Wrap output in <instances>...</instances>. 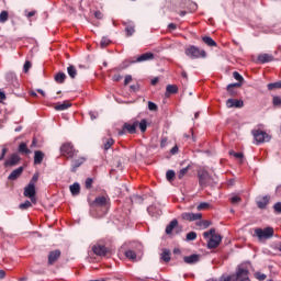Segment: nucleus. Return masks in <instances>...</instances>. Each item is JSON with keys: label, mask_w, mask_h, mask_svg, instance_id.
Returning <instances> with one entry per match:
<instances>
[{"label": "nucleus", "mask_w": 281, "mask_h": 281, "mask_svg": "<svg viewBox=\"0 0 281 281\" xmlns=\"http://www.w3.org/2000/svg\"><path fill=\"white\" fill-rule=\"evenodd\" d=\"M137 127L140 130L142 133H146V128H148V122L146 121V119H143L140 122L134 120L131 123H125L123 125V130L119 132V135H124L125 131H127V133H131V135H134V133H137Z\"/></svg>", "instance_id": "1"}, {"label": "nucleus", "mask_w": 281, "mask_h": 281, "mask_svg": "<svg viewBox=\"0 0 281 281\" xmlns=\"http://www.w3.org/2000/svg\"><path fill=\"white\" fill-rule=\"evenodd\" d=\"M203 238L207 240V248L209 249H216L221 245L223 237L220 234H216L215 228H211L203 233Z\"/></svg>", "instance_id": "2"}, {"label": "nucleus", "mask_w": 281, "mask_h": 281, "mask_svg": "<svg viewBox=\"0 0 281 281\" xmlns=\"http://www.w3.org/2000/svg\"><path fill=\"white\" fill-rule=\"evenodd\" d=\"M184 54L186 56H188V58H191V60H196L198 58H205L207 56V53H205V50L194 45L187 47L184 49Z\"/></svg>", "instance_id": "3"}, {"label": "nucleus", "mask_w": 281, "mask_h": 281, "mask_svg": "<svg viewBox=\"0 0 281 281\" xmlns=\"http://www.w3.org/2000/svg\"><path fill=\"white\" fill-rule=\"evenodd\" d=\"M60 153L63 157H66V159H74V157H78V150L74 148L71 143L63 144L60 147Z\"/></svg>", "instance_id": "4"}, {"label": "nucleus", "mask_w": 281, "mask_h": 281, "mask_svg": "<svg viewBox=\"0 0 281 281\" xmlns=\"http://www.w3.org/2000/svg\"><path fill=\"white\" fill-rule=\"evenodd\" d=\"M255 236L259 240H269V238H273V227L255 228Z\"/></svg>", "instance_id": "5"}, {"label": "nucleus", "mask_w": 281, "mask_h": 281, "mask_svg": "<svg viewBox=\"0 0 281 281\" xmlns=\"http://www.w3.org/2000/svg\"><path fill=\"white\" fill-rule=\"evenodd\" d=\"M198 177L201 188H206V186H210V181H212V176H210V172H207V170H198Z\"/></svg>", "instance_id": "6"}, {"label": "nucleus", "mask_w": 281, "mask_h": 281, "mask_svg": "<svg viewBox=\"0 0 281 281\" xmlns=\"http://www.w3.org/2000/svg\"><path fill=\"white\" fill-rule=\"evenodd\" d=\"M252 136L257 144H265V142H271V136L265 131L255 130L252 131Z\"/></svg>", "instance_id": "7"}, {"label": "nucleus", "mask_w": 281, "mask_h": 281, "mask_svg": "<svg viewBox=\"0 0 281 281\" xmlns=\"http://www.w3.org/2000/svg\"><path fill=\"white\" fill-rule=\"evenodd\" d=\"M24 196H26V199H30L31 202L36 205V186H34L33 183H29L24 188Z\"/></svg>", "instance_id": "8"}, {"label": "nucleus", "mask_w": 281, "mask_h": 281, "mask_svg": "<svg viewBox=\"0 0 281 281\" xmlns=\"http://www.w3.org/2000/svg\"><path fill=\"white\" fill-rule=\"evenodd\" d=\"M21 162V157L18 154H13L4 161V168H14Z\"/></svg>", "instance_id": "9"}, {"label": "nucleus", "mask_w": 281, "mask_h": 281, "mask_svg": "<svg viewBox=\"0 0 281 281\" xmlns=\"http://www.w3.org/2000/svg\"><path fill=\"white\" fill-rule=\"evenodd\" d=\"M92 207H109V198L101 195L94 199Z\"/></svg>", "instance_id": "10"}, {"label": "nucleus", "mask_w": 281, "mask_h": 281, "mask_svg": "<svg viewBox=\"0 0 281 281\" xmlns=\"http://www.w3.org/2000/svg\"><path fill=\"white\" fill-rule=\"evenodd\" d=\"M181 218L183 221H201L203 218V215L201 213H182Z\"/></svg>", "instance_id": "11"}, {"label": "nucleus", "mask_w": 281, "mask_h": 281, "mask_svg": "<svg viewBox=\"0 0 281 281\" xmlns=\"http://www.w3.org/2000/svg\"><path fill=\"white\" fill-rule=\"evenodd\" d=\"M244 104L243 100L228 99L226 101L227 109H243Z\"/></svg>", "instance_id": "12"}, {"label": "nucleus", "mask_w": 281, "mask_h": 281, "mask_svg": "<svg viewBox=\"0 0 281 281\" xmlns=\"http://www.w3.org/2000/svg\"><path fill=\"white\" fill-rule=\"evenodd\" d=\"M269 201H271V198L269 195L258 198L257 206L259 207V210H265V207L269 205Z\"/></svg>", "instance_id": "13"}, {"label": "nucleus", "mask_w": 281, "mask_h": 281, "mask_svg": "<svg viewBox=\"0 0 281 281\" xmlns=\"http://www.w3.org/2000/svg\"><path fill=\"white\" fill-rule=\"evenodd\" d=\"M92 251L95 256H106L109 254V249L102 245L93 246Z\"/></svg>", "instance_id": "14"}, {"label": "nucleus", "mask_w": 281, "mask_h": 281, "mask_svg": "<svg viewBox=\"0 0 281 281\" xmlns=\"http://www.w3.org/2000/svg\"><path fill=\"white\" fill-rule=\"evenodd\" d=\"M23 175V167L14 169L8 177L9 181H16Z\"/></svg>", "instance_id": "15"}, {"label": "nucleus", "mask_w": 281, "mask_h": 281, "mask_svg": "<svg viewBox=\"0 0 281 281\" xmlns=\"http://www.w3.org/2000/svg\"><path fill=\"white\" fill-rule=\"evenodd\" d=\"M60 258V250L56 249L48 254V265H54Z\"/></svg>", "instance_id": "16"}, {"label": "nucleus", "mask_w": 281, "mask_h": 281, "mask_svg": "<svg viewBox=\"0 0 281 281\" xmlns=\"http://www.w3.org/2000/svg\"><path fill=\"white\" fill-rule=\"evenodd\" d=\"M147 212L153 216V218H159V216H161V210H159L155 205H150L149 207H147Z\"/></svg>", "instance_id": "17"}, {"label": "nucleus", "mask_w": 281, "mask_h": 281, "mask_svg": "<svg viewBox=\"0 0 281 281\" xmlns=\"http://www.w3.org/2000/svg\"><path fill=\"white\" fill-rule=\"evenodd\" d=\"M258 63H261L262 65H265V63H271L273 60V55L270 54H260L257 57Z\"/></svg>", "instance_id": "18"}, {"label": "nucleus", "mask_w": 281, "mask_h": 281, "mask_svg": "<svg viewBox=\"0 0 281 281\" xmlns=\"http://www.w3.org/2000/svg\"><path fill=\"white\" fill-rule=\"evenodd\" d=\"M43 159H45V154L41 150H36L34 153V164H35V166H38V165L43 164Z\"/></svg>", "instance_id": "19"}, {"label": "nucleus", "mask_w": 281, "mask_h": 281, "mask_svg": "<svg viewBox=\"0 0 281 281\" xmlns=\"http://www.w3.org/2000/svg\"><path fill=\"white\" fill-rule=\"evenodd\" d=\"M153 58H155L153 53H145L138 56L135 63H145L146 60H153Z\"/></svg>", "instance_id": "20"}, {"label": "nucleus", "mask_w": 281, "mask_h": 281, "mask_svg": "<svg viewBox=\"0 0 281 281\" xmlns=\"http://www.w3.org/2000/svg\"><path fill=\"white\" fill-rule=\"evenodd\" d=\"M200 256L199 255H191V256H186L183 258L184 262L187 265H196L199 262Z\"/></svg>", "instance_id": "21"}, {"label": "nucleus", "mask_w": 281, "mask_h": 281, "mask_svg": "<svg viewBox=\"0 0 281 281\" xmlns=\"http://www.w3.org/2000/svg\"><path fill=\"white\" fill-rule=\"evenodd\" d=\"M5 80L9 85H16V75L12 71L5 74Z\"/></svg>", "instance_id": "22"}, {"label": "nucleus", "mask_w": 281, "mask_h": 281, "mask_svg": "<svg viewBox=\"0 0 281 281\" xmlns=\"http://www.w3.org/2000/svg\"><path fill=\"white\" fill-rule=\"evenodd\" d=\"M125 257L128 260H132V262H137V260H139V258H137V252L132 249L125 251Z\"/></svg>", "instance_id": "23"}, {"label": "nucleus", "mask_w": 281, "mask_h": 281, "mask_svg": "<svg viewBox=\"0 0 281 281\" xmlns=\"http://www.w3.org/2000/svg\"><path fill=\"white\" fill-rule=\"evenodd\" d=\"M83 164H85V158H82V157L78 158V159H74L71 162V166H72L71 171L76 172V169L80 168Z\"/></svg>", "instance_id": "24"}, {"label": "nucleus", "mask_w": 281, "mask_h": 281, "mask_svg": "<svg viewBox=\"0 0 281 281\" xmlns=\"http://www.w3.org/2000/svg\"><path fill=\"white\" fill-rule=\"evenodd\" d=\"M69 190H70L72 196H78V194H80V183L75 182L74 184H71L69 187Z\"/></svg>", "instance_id": "25"}, {"label": "nucleus", "mask_w": 281, "mask_h": 281, "mask_svg": "<svg viewBox=\"0 0 281 281\" xmlns=\"http://www.w3.org/2000/svg\"><path fill=\"white\" fill-rule=\"evenodd\" d=\"M19 153H21L22 155H32V150L27 148L26 143H21L19 145Z\"/></svg>", "instance_id": "26"}, {"label": "nucleus", "mask_w": 281, "mask_h": 281, "mask_svg": "<svg viewBox=\"0 0 281 281\" xmlns=\"http://www.w3.org/2000/svg\"><path fill=\"white\" fill-rule=\"evenodd\" d=\"M179 225V222L177 220H172L168 226L166 227V234H172V229Z\"/></svg>", "instance_id": "27"}, {"label": "nucleus", "mask_w": 281, "mask_h": 281, "mask_svg": "<svg viewBox=\"0 0 281 281\" xmlns=\"http://www.w3.org/2000/svg\"><path fill=\"white\" fill-rule=\"evenodd\" d=\"M202 41L205 43V45H209V47H216V42L210 36L202 37Z\"/></svg>", "instance_id": "28"}, {"label": "nucleus", "mask_w": 281, "mask_h": 281, "mask_svg": "<svg viewBox=\"0 0 281 281\" xmlns=\"http://www.w3.org/2000/svg\"><path fill=\"white\" fill-rule=\"evenodd\" d=\"M161 260H164V262H170V250L169 249H162L161 252Z\"/></svg>", "instance_id": "29"}, {"label": "nucleus", "mask_w": 281, "mask_h": 281, "mask_svg": "<svg viewBox=\"0 0 281 281\" xmlns=\"http://www.w3.org/2000/svg\"><path fill=\"white\" fill-rule=\"evenodd\" d=\"M113 144H115L113 138H103L104 150H109Z\"/></svg>", "instance_id": "30"}, {"label": "nucleus", "mask_w": 281, "mask_h": 281, "mask_svg": "<svg viewBox=\"0 0 281 281\" xmlns=\"http://www.w3.org/2000/svg\"><path fill=\"white\" fill-rule=\"evenodd\" d=\"M66 78H67V75H65V72H59L55 76V81L58 82V85H63Z\"/></svg>", "instance_id": "31"}, {"label": "nucleus", "mask_w": 281, "mask_h": 281, "mask_svg": "<svg viewBox=\"0 0 281 281\" xmlns=\"http://www.w3.org/2000/svg\"><path fill=\"white\" fill-rule=\"evenodd\" d=\"M67 72H68V76H70L71 78H76V76H78V70H76V67L71 65L68 66Z\"/></svg>", "instance_id": "32"}, {"label": "nucleus", "mask_w": 281, "mask_h": 281, "mask_svg": "<svg viewBox=\"0 0 281 281\" xmlns=\"http://www.w3.org/2000/svg\"><path fill=\"white\" fill-rule=\"evenodd\" d=\"M167 93L172 94L179 91V88L176 85H168L166 88Z\"/></svg>", "instance_id": "33"}, {"label": "nucleus", "mask_w": 281, "mask_h": 281, "mask_svg": "<svg viewBox=\"0 0 281 281\" xmlns=\"http://www.w3.org/2000/svg\"><path fill=\"white\" fill-rule=\"evenodd\" d=\"M71 106L70 103L64 102L55 106L56 111H67Z\"/></svg>", "instance_id": "34"}, {"label": "nucleus", "mask_w": 281, "mask_h": 281, "mask_svg": "<svg viewBox=\"0 0 281 281\" xmlns=\"http://www.w3.org/2000/svg\"><path fill=\"white\" fill-rule=\"evenodd\" d=\"M234 87H240V83H231L227 86V91L231 93V95H236V91L234 90Z\"/></svg>", "instance_id": "35"}, {"label": "nucleus", "mask_w": 281, "mask_h": 281, "mask_svg": "<svg viewBox=\"0 0 281 281\" xmlns=\"http://www.w3.org/2000/svg\"><path fill=\"white\" fill-rule=\"evenodd\" d=\"M190 170V165H188L187 167L182 168L179 173H178V179H183V177H186V175H188V171Z\"/></svg>", "instance_id": "36"}, {"label": "nucleus", "mask_w": 281, "mask_h": 281, "mask_svg": "<svg viewBox=\"0 0 281 281\" xmlns=\"http://www.w3.org/2000/svg\"><path fill=\"white\" fill-rule=\"evenodd\" d=\"M268 89H269V91H273V89H281V80L269 83Z\"/></svg>", "instance_id": "37"}, {"label": "nucleus", "mask_w": 281, "mask_h": 281, "mask_svg": "<svg viewBox=\"0 0 281 281\" xmlns=\"http://www.w3.org/2000/svg\"><path fill=\"white\" fill-rule=\"evenodd\" d=\"M19 207L20 210H30V207H32V202L26 200L24 203H21Z\"/></svg>", "instance_id": "38"}, {"label": "nucleus", "mask_w": 281, "mask_h": 281, "mask_svg": "<svg viewBox=\"0 0 281 281\" xmlns=\"http://www.w3.org/2000/svg\"><path fill=\"white\" fill-rule=\"evenodd\" d=\"M125 32H126L127 36H133V34H135V26L134 25H127L125 27Z\"/></svg>", "instance_id": "39"}, {"label": "nucleus", "mask_w": 281, "mask_h": 281, "mask_svg": "<svg viewBox=\"0 0 281 281\" xmlns=\"http://www.w3.org/2000/svg\"><path fill=\"white\" fill-rule=\"evenodd\" d=\"M5 21H8V11H1L0 23H5Z\"/></svg>", "instance_id": "40"}, {"label": "nucleus", "mask_w": 281, "mask_h": 281, "mask_svg": "<svg viewBox=\"0 0 281 281\" xmlns=\"http://www.w3.org/2000/svg\"><path fill=\"white\" fill-rule=\"evenodd\" d=\"M166 177L167 181H172V179H175V170H168Z\"/></svg>", "instance_id": "41"}, {"label": "nucleus", "mask_w": 281, "mask_h": 281, "mask_svg": "<svg viewBox=\"0 0 281 281\" xmlns=\"http://www.w3.org/2000/svg\"><path fill=\"white\" fill-rule=\"evenodd\" d=\"M210 225H212V223L210 221H201L200 222V227H202L203 229H207V227H210Z\"/></svg>", "instance_id": "42"}, {"label": "nucleus", "mask_w": 281, "mask_h": 281, "mask_svg": "<svg viewBox=\"0 0 281 281\" xmlns=\"http://www.w3.org/2000/svg\"><path fill=\"white\" fill-rule=\"evenodd\" d=\"M187 240H196V233H194V232L188 233Z\"/></svg>", "instance_id": "43"}, {"label": "nucleus", "mask_w": 281, "mask_h": 281, "mask_svg": "<svg viewBox=\"0 0 281 281\" xmlns=\"http://www.w3.org/2000/svg\"><path fill=\"white\" fill-rule=\"evenodd\" d=\"M256 278L259 281H263V280H267V274L261 273V272H256Z\"/></svg>", "instance_id": "44"}, {"label": "nucleus", "mask_w": 281, "mask_h": 281, "mask_svg": "<svg viewBox=\"0 0 281 281\" xmlns=\"http://www.w3.org/2000/svg\"><path fill=\"white\" fill-rule=\"evenodd\" d=\"M109 43H111V41L106 37H102L100 45L101 47H106L109 45Z\"/></svg>", "instance_id": "45"}, {"label": "nucleus", "mask_w": 281, "mask_h": 281, "mask_svg": "<svg viewBox=\"0 0 281 281\" xmlns=\"http://www.w3.org/2000/svg\"><path fill=\"white\" fill-rule=\"evenodd\" d=\"M233 77L235 78V80H238V82H243L244 78L240 74H238V71L233 72Z\"/></svg>", "instance_id": "46"}, {"label": "nucleus", "mask_w": 281, "mask_h": 281, "mask_svg": "<svg viewBox=\"0 0 281 281\" xmlns=\"http://www.w3.org/2000/svg\"><path fill=\"white\" fill-rule=\"evenodd\" d=\"M231 202L233 203V205H236V203H240V196L238 195H233L231 198Z\"/></svg>", "instance_id": "47"}, {"label": "nucleus", "mask_w": 281, "mask_h": 281, "mask_svg": "<svg viewBox=\"0 0 281 281\" xmlns=\"http://www.w3.org/2000/svg\"><path fill=\"white\" fill-rule=\"evenodd\" d=\"M32 67V63L30 61H25L24 63V66H23V69H24V72L27 74V71H30V68Z\"/></svg>", "instance_id": "48"}, {"label": "nucleus", "mask_w": 281, "mask_h": 281, "mask_svg": "<svg viewBox=\"0 0 281 281\" xmlns=\"http://www.w3.org/2000/svg\"><path fill=\"white\" fill-rule=\"evenodd\" d=\"M273 210H274V212H278V214H281V202H277L273 205Z\"/></svg>", "instance_id": "49"}, {"label": "nucleus", "mask_w": 281, "mask_h": 281, "mask_svg": "<svg viewBox=\"0 0 281 281\" xmlns=\"http://www.w3.org/2000/svg\"><path fill=\"white\" fill-rule=\"evenodd\" d=\"M148 109H149V111H157V104L154 103L153 101H149Z\"/></svg>", "instance_id": "50"}, {"label": "nucleus", "mask_w": 281, "mask_h": 281, "mask_svg": "<svg viewBox=\"0 0 281 281\" xmlns=\"http://www.w3.org/2000/svg\"><path fill=\"white\" fill-rule=\"evenodd\" d=\"M210 207L209 203L202 202L198 205V210H207Z\"/></svg>", "instance_id": "51"}, {"label": "nucleus", "mask_w": 281, "mask_h": 281, "mask_svg": "<svg viewBox=\"0 0 281 281\" xmlns=\"http://www.w3.org/2000/svg\"><path fill=\"white\" fill-rule=\"evenodd\" d=\"M93 186V179L87 178L86 179V188L89 190Z\"/></svg>", "instance_id": "52"}, {"label": "nucleus", "mask_w": 281, "mask_h": 281, "mask_svg": "<svg viewBox=\"0 0 281 281\" xmlns=\"http://www.w3.org/2000/svg\"><path fill=\"white\" fill-rule=\"evenodd\" d=\"M229 155H234L236 159H243V153L229 151Z\"/></svg>", "instance_id": "53"}, {"label": "nucleus", "mask_w": 281, "mask_h": 281, "mask_svg": "<svg viewBox=\"0 0 281 281\" xmlns=\"http://www.w3.org/2000/svg\"><path fill=\"white\" fill-rule=\"evenodd\" d=\"M7 154H8V149L5 147H3L1 155H0V161H3V159H5Z\"/></svg>", "instance_id": "54"}, {"label": "nucleus", "mask_w": 281, "mask_h": 281, "mask_svg": "<svg viewBox=\"0 0 281 281\" xmlns=\"http://www.w3.org/2000/svg\"><path fill=\"white\" fill-rule=\"evenodd\" d=\"M36 181H38V173H35V175L32 177L30 183H32L33 186H36Z\"/></svg>", "instance_id": "55"}, {"label": "nucleus", "mask_w": 281, "mask_h": 281, "mask_svg": "<svg viewBox=\"0 0 281 281\" xmlns=\"http://www.w3.org/2000/svg\"><path fill=\"white\" fill-rule=\"evenodd\" d=\"M273 104H274V106H280V104H281V99H280V97H274V98H273Z\"/></svg>", "instance_id": "56"}, {"label": "nucleus", "mask_w": 281, "mask_h": 281, "mask_svg": "<svg viewBox=\"0 0 281 281\" xmlns=\"http://www.w3.org/2000/svg\"><path fill=\"white\" fill-rule=\"evenodd\" d=\"M133 81V77L131 75L125 76L124 85H128Z\"/></svg>", "instance_id": "57"}, {"label": "nucleus", "mask_w": 281, "mask_h": 281, "mask_svg": "<svg viewBox=\"0 0 281 281\" xmlns=\"http://www.w3.org/2000/svg\"><path fill=\"white\" fill-rule=\"evenodd\" d=\"M133 201H137L138 203H143V202H144V199H143L142 196H139V195H135V196L133 198Z\"/></svg>", "instance_id": "58"}, {"label": "nucleus", "mask_w": 281, "mask_h": 281, "mask_svg": "<svg viewBox=\"0 0 281 281\" xmlns=\"http://www.w3.org/2000/svg\"><path fill=\"white\" fill-rule=\"evenodd\" d=\"M170 153H171V155H177V153H179V147H177V146L172 147Z\"/></svg>", "instance_id": "59"}, {"label": "nucleus", "mask_w": 281, "mask_h": 281, "mask_svg": "<svg viewBox=\"0 0 281 281\" xmlns=\"http://www.w3.org/2000/svg\"><path fill=\"white\" fill-rule=\"evenodd\" d=\"M94 16H95V19H102L103 18L102 12H100V11H95Z\"/></svg>", "instance_id": "60"}, {"label": "nucleus", "mask_w": 281, "mask_h": 281, "mask_svg": "<svg viewBox=\"0 0 281 281\" xmlns=\"http://www.w3.org/2000/svg\"><path fill=\"white\" fill-rule=\"evenodd\" d=\"M168 27H169V30H177V24L170 23V24L168 25Z\"/></svg>", "instance_id": "61"}, {"label": "nucleus", "mask_w": 281, "mask_h": 281, "mask_svg": "<svg viewBox=\"0 0 281 281\" xmlns=\"http://www.w3.org/2000/svg\"><path fill=\"white\" fill-rule=\"evenodd\" d=\"M89 115L91 120H95L98 117V115L94 112H90Z\"/></svg>", "instance_id": "62"}, {"label": "nucleus", "mask_w": 281, "mask_h": 281, "mask_svg": "<svg viewBox=\"0 0 281 281\" xmlns=\"http://www.w3.org/2000/svg\"><path fill=\"white\" fill-rule=\"evenodd\" d=\"M276 192L278 196H281V186L277 187Z\"/></svg>", "instance_id": "63"}, {"label": "nucleus", "mask_w": 281, "mask_h": 281, "mask_svg": "<svg viewBox=\"0 0 281 281\" xmlns=\"http://www.w3.org/2000/svg\"><path fill=\"white\" fill-rule=\"evenodd\" d=\"M5 278V271L0 270V280H3Z\"/></svg>", "instance_id": "64"}]
</instances>
